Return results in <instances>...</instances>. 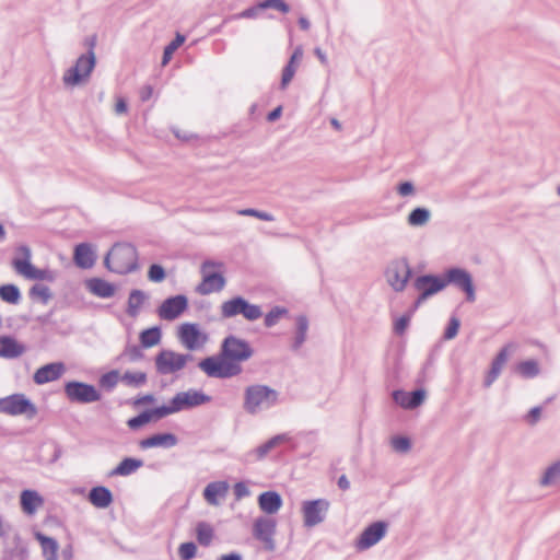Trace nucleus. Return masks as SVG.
<instances>
[{
  "mask_svg": "<svg viewBox=\"0 0 560 560\" xmlns=\"http://www.w3.org/2000/svg\"><path fill=\"white\" fill-rule=\"evenodd\" d=\"M229 486L225 481H213L207 485L203 490V498L210 505H219V497L224 498Z\"/></svg>",
  "mask_w": 560,
  "mask_h": 560,
  "instance_id": "c756f323",
  "label": "nucleus"
},
{
  "mask_svg": "<svg viewBox=\"0 0 560 560\" xmlns=\"http://www.w3.org/2000/svg\"><path fill=\"white\" fill-rule=\"evenodd\" d=\"M394 401L404 409H415L419 407L425 399V390L422 388L412 392L396 389L392 394Z\"/></svg>",
  "mask_w": 560,
  "mask_h": 560,
  "instance_id": "aec40b11",
  "label": "nucleus"
},
{
  "mask_svg": "<svg viewBox=\"0 0 560 560\" xmlns=\"http://www.w3.org/2000/svg\"><path fill=\"white\" fill-rule=\"evenodd\" d=\"M279 393L268 385L254 384L244 390L243 408L249 415H257L275 407Z\"/></svg>",
  "mask_w": 560,
  "mask_h": 560,
  "instance_id": "7ed1b4c3",
  "label": "nucleus"
},
{
  "mask_svg": "<svg viewBox=\"0 0 560 560\" xmlns=\"http://www.w3.org/2000/svg\"><path fill=\"white\" fill-rule=\"evenodd\" d=\"M253 355L254 349L247 340L229 335L222 340L219 353L199 361L198 368L211 378H232L243 372L242 363Z\"/></svg>",
  "mask_w": 560,
  "mask_h": 560,
  "instance_id": "f257e3e1",
  "label": "nucleus"
},
{
  "mask_svg": "<svg viewBox=\"0 0 560 560\" xmlns=\"http://www.w3.org/2000/svg\"><path fill=\"white\" fill-rule=\"evenodd\" d=\"M65 394L71 402L78 404H92L101 399V393L94 385L80 382L70 381L65 384Z\"/></svg>",
  "mask_w": 560,
  "mask_h": 560,
  "instance_id": "9b49d317",
  "label": "nucleus"
},
{
  "mask_svg": "<svg viewBox=\"0 0 560 560\" xmlns=\"http://www.w3.org/2000/svg\"><path fill=\"white\" fill-rule=\"evenodd\" d=\"M281 113H282V107L281 106L276 107L268 114V116H267L268 121L277 120L281 116Z\"/></svg>",
  "mask_w": 560,
  "mask_h": 560,
  "instance_id": "338daca9",
  "label": "nucleus"
},
{
  "mask_svg": "<svg viewBox=\"0 0 560 560\" xmlns=\"http://www.w3.org/2000/svg\"><path fill=\"white\" fill-rule=\"evenodd\" d=\"M192 355L177 353L172 350H162L155 357V369L161 375H168L183 370Z\"/></svg>",
  "mask_w": 560,
  "mask_h": 560,
  "instance_id": "9d476101",
  "label": "nucleus"
},
{
  "mask_svg": "<svg viewBox=\"0 0 560 560\" xmlns=\"http://www.w3.org/2000/svg\"><path fill=\"white\" fill-rule=\"evenodd\" d=\"M121 381L129 386H141L147 382V374L143 372H125Z\"/></svg>",
  "mask_w": 560,
  "mask_h": 560,
  "instance_id": "a18cd8bd",
  "label": "nucleus"
},
{
  "mask_svg": "<svg viewBox=\"0 0 560 560\" xmlns=\"http://www.w3.org/2000/svg\"><path fill=\"white\" fill-rule=\"evenodd\" d=\"M219 560H243V558L237 552H231V553L221 556Z\"/></svg>",
  "mask_w": 560,
  "mask_h": 560,
  "instance_id": "774afa93",
  "label": "nucleus"
},
{
  "mask_svg": "<svg viewBox=\"0 0 560 560\" xmlns=\"http://www.w3.org/2000/svg\"><path fill=\"white\" fill-rule=\"evenodd\" d=\"M290 440V436L287 433L277 434L269 439L267 442L262 443L261 445L257 446L254 450L248 451L244 455V462L246 463H255L262 460L271 450L277 447L278 445L288 442Z\"/></svg>",
  "mask_w": 560,
  "mask_h": 560,
  "instance_id": "a211bd4d",
  "label": "nucleus"
},
{
  "mask_svg": "<svg viewBox=\"0 0 560 560\" xmlns=\"http://www.w3.org/2000/svg\"><path fill=\"white\" fill-rule=\"evenodd\" d=\"M431 218V212L424 207H417L407 217V222L410 226H423Z\"/></svg>",
  "mask_w": 560,
  "mask_h": 560,
  "instance_id": "4c0bfd02",
  "label": "nucleus"
},
{
  "mask_svg": "<svg viewBox=\"0 0 560 560\" xmlns=\"http://www.w3.org/2000/svg\"><path fill=\"white\" fill-rule=\"evenodd\" d=\"M390 443L393 448L399 453H406L411 448V442L406 436H394Z\"/></svg>",
  "mask_w": 560,
  "mask_h": 560,
  "instance_id": "6e6d98bb",
  "label": "nucleus"
},
{
  "mask_svg": "<svg viewBox=\"0 0 560 560\" xmlns=\"http://www.w3.org/2000/svg\"><path fill=\"white\" fill-rule=\"evenodd\" d=\"M396 190H397V194L401 197L412 196V195H415V191H416L415 185L409 180L398 184L396 187Z\"/></svg>",
  "mask_w": 560,
  "mask_h": 560,
  "instance_id": "bf43d9fd",
  "label": "nucleus"
},
{
  "mask_svg": "<svg viewBox=\"0 0 560 560\" xmlns=\"http://www.w3.org/2000/svg\"><path fill=\"white\" fill-rule=\"evenodd\" d=\"M148 300L145 292L139 289L131 290L128 298V305L126 313L130 317H137L143 303Z\"/></svg>",
  "mask_w": 560,
  "mask_h": 560,
  "instance_id": "72a5a7b5",
  "label": "nucleus"
},
{
  "mask_svg": "<svg viewBox=\"0 0 560 560\" xmlns=\"http://www.w3.org/2000/svg\"><path fill=\"white\" fill-rule=\"evenodd\" d=\"M225 285L224 277L219 272L206 273L201 283L196 288V291L201 295H208L213 292H220Z\"/></svg>",
  "mask_w": 560,
  "mask_h": 560,
  "instance_id": "4be33fe9",
  "label": "nucleus"
},
{
  "mask_svg": "<svg viewBox=\"0 0 560 560\" xmlns=\"http://www.w3.org/2000/svg\"><path fill=\"white\" fill-rule=\"evenodd\" d=\"M412 277V268L406 257L392 259L386 269L385 278L395 292H402Z\"/></svg>",
  "mask_w": 560,
  "mask_h": 560,
  "instance_id": "39448f33",
  "label": "nucleus"
},
{
  "mask_svg": "<svg viewBox=\"0 0 560 560\" xmlns=\"http://www.w3.org/2000/svg\"><path fill=\"white\" fill-rule=\"evenodd\" d=\"M337 485L343 491H347L350 488V481H349V479L347 478L346 475H341L338 478Z\"/></svg>",
  "mask_w": 560,
  "mask_h": 560,
  "instance_id": "69168bd1",
  "label": "nucleus"
},
{
  "mask_svg": "<svg viewBox=\"0 0 560 560\" xmlns=\"http://www.w3.org/2000/svg\"><path fill=\"white\" fill-rule=\"evenodd\" d=\"M149 410L152 419H162L168 415L179 412L177 405H174V398L171 399L168 405H163Z\"/></svg>",
  "mask_w": 560,
  "mask_h": 560,
  "instance_id": "c03bdc74",
  "label": "nucleus"
},
{
  "mask_svg": "<svg viewBox=\"0 0 560 560\" xmlns=\"http://www.w3.org/2000/svg\"><path fill=\"white\" fill-rule=\"evenodd\" d=\"M119 381V372L117 370H112L100 377V385L106 390H113Z\"/></svg>",
  "mask_w": 560,
  "mask_h": 560,
  "instance_id": "49530a36",
  "label": "nucleus"
},
{
  "mask_svg": "<svg viewBox=\"0 0 560 560\" xmlns=\"http://www.w3.org/2000/svg\"><path fill=\"white\" fill-rule=\"evenodd\" d=\"M36 539L40 542L44 558L46 560H57V540L51 537L45 536L42 533L36 534Z\"/></svg>",
  "mask_w": 560,
  "mask_h": 560,
  "instance_id": "c9c22d12",
  "label": "nucleus"
},
{
  "mask_svg": "<svg viewBox=\"0 0 560 560\" xmlns=\"http://www.w3.org/2000/svg\"><path fill=\"white\" fill-rule=\"evenodd\" d=\"M302 57H303V49H302V47L299 46L294 49L292 56L290 57L289 62L282 70V77H281V82H280V88L282 90H284L288 86V84L291 82V80L293 79L295 71H296V65L302 59Z\"/></svg>",
  "mask_w": 560,
  "mask_h": 560,
  "instance_id": "7c9ffc66",
  "label": "nucleus"
},
{
  "mask_svg": "<svg viewBox=\"0 0 560 560\" xmlns=\"http://www.w3.org/2000/svg\"><path fill=\"white\" fill-rule=\"evenodd\" d=\"M287 310L284 307L275 306L272 307L265 316V326L266 327H272L275 326L279 318L287 314Z\"/></svg>",
  "mask_w": 560,
  "mask_h": 560,
  "instance_id": "3c124183",
  "label": "nucleus"
},
{
  "mask_svg": "<svg viewBox=\"0 0 560 560\" xmlns=\"http://www.w3.org/2000/svg\"><path fill=\"white\" fill-rule=\"evenodd\" d=\"M330 503L326 499L308 500L302 503L303 524L305 527H314L324 522Z\"/></svg>",
  "mask_w": 560,
  "mask_h": 560,
  "instance_id": "f8f14e48",
  "label": "nucleus"
},
{
  "mask_svg": "<svg viewBox=\"0 0 560 560\" xmlns=\"http://www.w3.org/2000/svg\"><path fill=\"white\" fill-rule=\"evenodd\" d=\"M178 339L189 351L201 349L208 341L206 334L201 332L197 324L184 323L178 328Z\"/></svg>",
  "mask_w": 560,
  "mask_h": 560,
  "instance_id": "4468645a",
  "label": "nucleus"
},
{
  "mask_svg": "<svg viewBox=\"0 0 560 560\" xmlns=\"http://www.w3.org/2000/svg\"><path fill=\"white\" fill-rule=\"evenodd\" d=\"M220 311L223 318L242 315L247 320L254 322L262 316V311L259 305L252 304L240 295L224 301L220 306Z\"/></svg>",
  "mask_w": 560,
  "mask_h": 560,
  "instance_id": "423d86ee",
  "label": "nucleus"
},
{
  "mask_svg": "<svg viewBox=\"0 0 560 560\" xmlns=\"http://www.w3.org/2000/svg\"><path fill=\"white\" fill-rule=\"evenodd\" d=\"M153 93V89L151 85H144L140 91V98L141 101L145 102L148 101Z\"/></svg>",
  "mask_w": 560,
  "mask_h": 560,
  "instance_id": "0e129e2a",
  "label": "nucleus"
},
{
  "mask_svg": "<svg viewBox=\"0 0 560 560\" xmlns=\"http://www.w3.org/2000/svg\"><path fill=\"white\" fill-rule=\"evenodd\" d=\"M258 505L262 512L275 514L282 505V498L276 491H265L258 497Z\"/></svg>",
  "mask_w": 560,
  "mask_h": 560,
  "instance_id": "cd10ccee",
  "label": "nucleus"
},
{
  "mask_svg": "<svg viewBox=\"0 0 560 560\" xmlns=\"http://www.w3.org/2000/svg\"><path fill=\"white\" fill-rule=\"evenodd\" d=\"M162 338L161 329L158 326L144 329L140 334V342L143 348H151L160 343Z\"/></svg>",
  "mask_w": 560,
  "mask_h": 560,
  "instance_id": "58836bf2",
  "label": "nucleus"
},
{
  "mask_svg": "<svg viewBox=\"0 0 560 560\" xmlns=\"http://www.w3.org/2000/svg\"><path fill=\"white\" fill-rule=\"evenodd\" d=\"M516 371L524 378H534L540 373L539 364L536 360H526L518 363Z\"/></svg>",
  "mask_w": 560,
  "mask_h": 560,
  "instance_id": "a19ab883",
  "label": "nucleus"
},
{
  "mask_svg": "<svg viewBox=\"0 0 560 560\" xmlns=\"http://www.w3.org/2000/svg\"><path fill=\"white\" fill-rule=\"evenodd\" d=\"M173 398L174 405H177L179 411L207 404L211 400L209 395H206L203 392L197 389L179 392Z\"/></svg>",
  "mask_w": 560,
  "mask_h": 560,
  "instance_id": "6ab92c4d",
  "label": "nucleus"
},
{
  "mask_svg": "<svg viewBox=\"0 0 560 560\" xmlns=\"http://www.w3.org/2000/svg\"><path fill=\"white\" fill-rule=\"evenodd\" d=\"M277 523L273 518L260 516L257 517L253 526V535L264 544L265 549L273 551L276 544L273 536L276 534Z\"/></svg>",
  "mask_w": 560,
  "mask_h": 560,
  "instance_id": "2eb2a0df",
  "label": "nucleus"
},
{
  "mask_svg": "<svg viewBox=\"0 0 560 560\" xmlns=\"http://www.w3.org/2000/svg\"><path fill=\"white\" fill-rule=\"evenodd\" d=\"M197 540L201 546H209L213 539V527L207 522H199L196 526Z\"/></svg>",
  "mask_w": 560,
  "mask_h": 560,
  "instance_id": "ea45409f",
  "label": "nucleus"
},
{
  "mask_svg": "<svg viewBox=\"0 0 560 560\" xmlns=\"http://www.w3.org/2000/svg\"><path fill=\"white\" fill-rule=\"evenodd\" d=\"M65 364L62 362H52L45 364L36 370L33 380L37 385L57 381L65 373Z\"/></svg>",
  "mask_w": 560,
  "mask_h": 560,
  "instance_id": "412c9836",
  "label": "nucleus"
},
{
  "mask_svg": "<svg viewBox=\"0 0 560 560\" xmlns=\"http://www.w3.org/2000/svg\"><path fill=\"white\" fill-rule=\"evenodd\" d=\"M19 250L23 254L24 258H14L12 265L20 275L31 280H46L52 282L56 279L55 271L50 269H37L31 264V250L27 246H21Z\"/></svg>",
  "mask_w": 560,
  "mask_h": 560,
  "instance_id": "1a4fd4ad",
  "label": "nucleus"
},
{
  "mask_svg": "<svg viewBox=\"0 0 560 560\" xmlns=\"http://www.w3.org/2000/svg\"><path fill=\"white\" fill-rule=\"evenodd\" d=\"M237 214L243 217H254L262 221H275V217L271 213L253 208L241 209L237 211Z\"/></svg>",
  "mask_w": 560,
  "mask_h": 560,
  "instance_id": "8fccbe9b",
  "label": "nucleus"
},
{
  "mask_svg": "<svg viewBox=\"0 0 560 560\" xmlns=\"http://www.w3.org/2000/svg\"><path fill=\"white\" fill-rule=\"evenodd\" d=\"M151 420H152V416L150 413V410L147 409V410L140 412L138 416L130 418L127 421V424L130 429L137 430V429L141 428L142 425L147 424L148 422H150Z\"/></svg>",
  "mask_w": 560,
  "mask_h": 560,
  "instance_id": "09e8293b",
  "label": "nucleus"
},
{
  "mask_svg": "<svg viewBox=\"0 0 560 560\" xmlns=\"http://www.w3.org/2000/svg\"><path fill=\"white\" fill-rule=\"evenodd\" d=\"M30 296L35 299H40L43 304H47L48 301L51 299V292L49 288L42 283L34 284L30 290Z\"/></svg>",
  "mask_w": 560,
  "mask_h": 560,
  "instance_id": "de8ad7c7",
  "label": "nucleus"
},
{
  "mask_svg": "<svg viewBox=\"0 0 560 560\" xmlns=\"http://www.w3.org/2000/svg\"><path fill=\"white\" fill-rule=\"evenodd\" d=\"M0 412L9 416H25L33 419L37 408L24 394H12L0 398Z\"/></svg>",
  "mask_w": 560,
  "mask_h": 560,
  "instance_id": "0eeeda50",
  "label": "nucleus"
},
{
  "mask_svg": "<svg viewBox=\"0 0 560 560\" xmlns=\"http://www.w3.org/2000/svg\"><path fill=\"white\" fill-rule=\"evenodd\" d=\"M410 318H411L410 314H405L395 320L394 331L396 335H399V336L404 335L407 327L409 326Z\"/></svg>",
  "mask_w": 560,
  "mask_h": 560,
  "instance_id": "13d9d810",
  "label": "nucleus"
},
{
  "mask_svg": "<svg viewBox=\"0 0 560 560\" xmlns=\"http://www.w3.org/2000/svg\"><path fill=\"white\" fill-rule=\"evenodd\" d=\"M43 503V498L35 490L22 491L21 508L24 513L33 515Z\"/></svg>",
  "mask_w": 560,
  "mask_h": 560,
  "instance_id": "2f4dec72",
  "label": "nucleus"
},
{
  "mask_svg": "<svg viewBox=\"0 0 560 560\" xmlns=\"http://www.w3.org/2000/svg\"><path fill=\"white\" fill-rule=\"evenodd\" d=\"M25 351L23 345L19 343L13 337L0 336V357L5 359H15Z\"/></svg>",
  "mask_w": 560,
  "mask_h": 560,
  "instance_id": "c85d7f7f",
  "label": "nucleus"
},
{
  "mask_svg": "<svg viewBox=\"0 0 560 560\" xmlns=\"http://www.w3.org/2000/svg\"><path fill=\"white\" fill-rule=\"evenodd\" d=\"M188 307V299L183 294H177L165 299L158 308V315L163 320H174L178 318Z\"/></svg>",
  "mask_w": 560,
  "mask_h": 560,
  "instance_id": "dca6fc26",
  "label": "nucleus"
},
{
  "mask_svg": "<svg viewBox=\"0 0 560 560\" xmlns=\"http://www.w3.org/2000/svg\"><path fill=\"white\" fill-rule=\"evenodd\" d=\"M126 357H128V359L132 362L135 361H138L140 359L143 358V352L141 350V348L139 346H131V347H128L126 350H125V353H124Z\"/></svg>",
  "mask_w": 560,
  "mask_h": 560,
  "instance_id": "052dcab7",
  "label": "nucleus"
},
{
  "mask_svg": "<svg viewBox=\"0 0 560 560\" xmlns=\"http://www.w3.org/2000/svg\"><path fill=\"white\" fill-rule=\"evenodd\" d=\"M0 299L4 302L16 304L21 300L20 289L15 284H3L0 287Z\"/></svg>",
  "mask_w": 560,
  "mask_h": 560,
  "instance_id": "79ce46f5",
  "label": "nucleus"
},
{
  "mask_svg": "<svg viewBox=\"0 0 560 560\" xmlns=\"http://www.w3.org/2000/svg\"><path fill=\"white\" fill-rule=\"evenodd\" d=\"M185 42V36L177 33L175 38L165 46L162 57V65L165 66L171 60L175 50Z\"/></svg>",
  "mask_w": 560,
  "mask_h": 560,
  "instance_id": "37998d69",
  "label": "nucleus"
},
{
  "mask_svg": "<svg viewBox=\"0 0 560 560\" xmlns=\"http://www.w3.org/2000/svg\"><path fill=\"white\" fill-rule=\"evenodd\" d=\"M106 268L117 275H127L138 269V252L130 243H116L104 258Z\"/></svg>",
  "mask_w": 560,
  "mask_h": 560,
  "instance_id": "f03ea898",
  "label": "nucleus"
},
{
  "mask_svg": "<svg viewBox=\"0 0 560 560\" xmlns=\"http://www.w3.org/2000/svg\"><path fill=\"white\" fill-rule=\"evenodd\" d=\"M442 276L445 288L452 284L465 293L467 302L474 303L476 301L477 296L472 277L466 269L452 267L446 269Z\"/></svg>",
  "mask_w": 560,
  "mask_h": 560,
  "instance_id": "6e6552de",
  "label": "nucleus"
},
{
  "mask_svg": "<svg viewBox=\"0 0 560 560\" xmlns=\"http://www.w3.org/2000/svg\"><path fill=\"white\" fill-rule=\"evenodd\" d=\"M249 489L245 482L240 481L234 485V494L236 499H242L249 495Z\"/></svg>",
  "mask_w": 560,
  "mask_h": 560,
  "instance_id": "680f3d73",
  "label": "nucleus"
},
{
  "mask_svg": "<svg viewBox=\"0 0 560 560\" xmlns=\"http://www.w3.org/2000/svg\"><path fill=\"white\" fill-rule=\"evenodd\" d=\"M88 500L97 509H106L113 503L114 497L107 487L96 486L90 490Z\"/></svg>",
  "mask_w": 560,
  "mask_h": 560,
  "instance_id": "b1692460",
  "label": "nucleus"
},
{
  "mask_svg": "<svg viewBox=\"0 0 560 560\" xmlns=\"http://www.w3.org/2000/svg\"><path fill=\"white\" fill-rule=\"evenodd\" d=\"M540 415H541V408L537 406L529 410V412L526 416V419H527L528 423L536 424L540 419Z\"/></svg>",
  "mask_w": 560,
  "mask_h": 560,
  "instance_id": "e2e57ef3",
  "label": "nucleus"
},
{
  "mask_svg": "<svg viewBox=\"0 0 560 560\" xmlns=\"http://www.w3.org/2000/svg\"><path fill=\"white\" fill-rule=\"evenodd\" d=\"M412 287L422 298H430L445 289L443 276L438 275H421L413 279Z\"/></svg>",
  "mask_w": 560,
  "mask_h": 560,
  "instance_id": "f3484780",
  "label": "nucleus"
},
{
  "mask_svg": "<svg viewBox=\"0 0 560 560\" xmlns=\"http://www.w3.org/2000/svg\"><path fill=\"white\" fill-rule=\"evenodd\" d=\"M259 9H275L282 13H288L290 7L283 0H264L258 4Z\"/></svg>",
  "mask_w": 560,
  "mask_h": 560,
  "instance_id": "864d4df0",
  "label": "nucleus"
},
{
  "mask_svg": "<svg viewBox=\"0 0 560 560\" xmlns=\"http://www.w3.org/2000/svg\"><path fill=\"white\" fill-rule=\"evenodd\" d=\"M96 65L94 51H86L78 57L74 66L65 71L62 82L66 86H77L90 79Z\"/></svg>",
  "mask_w": 560,
  "mask_h": 560,
  "instance_id": "20e7f679",
  "label": "nucleus"
},
{
  "mask_svg": "<svg viewBox=\"0 0 560 560\" xmlns=\"http://www.w3.org/2000/svg\"><path fill=\"white\" fill-rule=\"evenodd\" d=\"M73 259L78 267L89 269L95 262V254L90 244L81 243L74 248Z\"/></svg>",
  "mask_w": 560,
  "mask_h": 560,
  "instance_id": "bb28decb",
  "label": "nucleus"
},
{
  "mask_svg": "<svg viewBox=\"0 0 560 560\" xmlns=\"http://www.w3.org/2000/svg\"><path fill=\"white\" fill-rule=\"evenodd\" d=\"M143 466V460L133 457L124 458L110 472L109 477L129 476Z\"/></svg>",
  "mask_w": 560,
  "mask_h": 560,
  "instance_id": "473e14b6",
  "label": "nucleus"
},
{
  "mask_svg": "<svg viewBox=\"0 0 560 560\" xmlns=\"http://www.w3.org/2000/svg\"><path fill=\"white\" fill-rule=\"evenodd\" d=\"M308 330V319L305 315H299L295 318V336L292 342V350L298 351L306 340Z\"/></svg>",
  "mask_w": 560,
  "mask_h": 560,
  "instance_id": "f704fd0d",
  "label": "nucleus"
},
{
  "mask_svg": "<svg viewBox=\"0 0 560 560\" xmlns=\"http://www.w3.org/2000/svg\"><path fill=\"white\" fill-rule=\"evenodd\" d=\"M85 284L92 294L102 299L112 298L116 291V288L113 283L101 278H91L86 280Z\"/></svg>",
  "mask_w": 560,
  "mask_h": 560,
  "instance_id": "a878e982",
  "label": "nucleus"
},
{
  "mask_svg": "<svg viewBox=\"0 0 560 560\" xmlns=\"http://www.w3.org/2000/svg\"><path fill=\"white\" fill-rule=\"evenodd\" d=\"M508 358H509V349H508V347H504L499 351V353L495 355V358L493 359V361L491 363V368L483 381L485 387L488 388L495 382V380L501 374L502 368L506 363Z\"/></svg>",
  "mask_w": 560,
  "mask_h": 560,
  "instance_id": "393cba45",
  "label": "nucleus"
},
{
  "mask_svg": "<svg viewBox=\"0 0 560 560\" xmlns=\"http://www.w3.org/2000/svg\"><path fill=\"white\" fill-rule=\"evenodd\" d=\"M197 547L192 541L183 542L178 548V555L182 560H191L195 558Z\"/></svg>",
  "mask_w": 560,
  "mask_h": 560,
  "instance_id": "5fc2aeb1",
  "label": "nucleus"
},
{
  "mask_svg": "<svg viewBox=\"0 0 560 560\" xmlns=\"http://www.w3.org/2000/svg\"><path fill=\"white\" fill-rule=\"evenodd\" d=\"M460 320L456 316H452L444 331V338L447 340L455 338L458 332Z\"/></svg>",
  "mask_w": 560,
  "mask_h": 560,
  "instance_id": "4d7b16f0",
  "label": "nucleus"
},
{
  "mask_svg": "<svg viewBox=\"0 0 560 560\" xmlns=\"http://www.w3.org/2000/svg\"><path fill=\"white\" fill-rule=\"evenodd\" d=\"M388 524L384 521H376L366 526L355 540V548L359 551L368 550L382 540L387 533Z\"/></svg>",
  "mask_w": 560,
  "mask_h": 560,
  "instance_id": "ddd939ff",
  "label": "nucleus"
},
{
  "mask_svg": "<svg viewBox=\"0 0 560 560\" xmlns=\"http://www.w3.org/2000/svg\"><path fill=\"white\" fill-rule=\"evenodd\" d=\"M166 277L165 269L159 264H152L148 270V278L150 281L160 283Z\"/></svg>",
  "mask_w": 560,
  "mask_h": 560,
  "instance_id": "603ef678",
  "label": "nucleus"
},
{
  "mask_svg": "<svg viewBox=\"0 0 560 560\" xmlns=\"http://www.w3.org/2000/svg\"><path fill=\"white\" fill-rule=\"evenodd\" d=\"M560 483V459L548 466L539 480L541 487H551Z\"/></svg>",
  "mask_w": 560,
  "mask_h": 560,
  "instance_id": "e433bc0d",
  "label": "nucleus"
},
{
  "mask_svg": "<svg viewBox=\"0 0 560 560\" xmlns=\"http://www.w3.org/2000/svg\"><path fill=\"white\" fill-rule=\"evenodd\" d=\"M178 439L173 433H158L140 441L141 448L164 447L171 448L177 445Z\"/></svg>",
  "mask_w": 560,
  "mask_h": 560,
  "instance_id": "5701e85b",
  "label": "nucleus"
}]
</instances>
